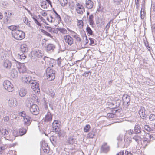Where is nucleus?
I'll return each mask as SVG.
<instances>
[{"label":"nucleus","mask_w":155,"mask_h":155,"mask_svg":"<svg viewBox=\"0 0 155 155\" xmlns=\"http://www.w3.org/2000/svg\"><path fill=\"white\" fill-rule=\"evenodd\" d=\"M88 21L89 25L92 26L94 24V16L93 14H91L89 16Z\"/></svg>","instance_id":"c756f323"},{"label":"nucleus","mask_w":155,"mask_h":155,"mask_svg":"<svg viewBox=\"0 0 155 155\" xmlns=\"http://www.w3.org/2000/svg\"><path fill=\"white\" fill-rule=\"evenodd\" d=\"M3 18V15L2 13L0 12V20L2 19Z\"/></svg>","instance_id":"338daca9"},{"label":"nucleus","mask_w":155,"mask_h":155,"mask_svg":"<svg viewBox=\"0 0 155 155\" xmlns=\"http://www.w3.org/2000/svg\"><path fill=\"white\" fill-rule=\"evenodd\" d=\"M42 148L44 152L45 153H48L49 152V148L48 147V146L47 145L46 147H45L43 146L42 145Z\"/></svg>","instance_id":"79ce46f5"},{"label":"nucleus","mask_w":155,"mask_h":155,"mask_svg":"<svg viewBox=\"0 0 155 155\" xmlns=\"http://www.w3.org/2000/svg\"><path fill=\"white\" fill-rule=\"evenodd\" d=\"M41 31L43 32L45 35H46L47 36L51 38H52V36L50 34L48 33V32L46 31L45 30L41 29Z\"/></svg>","instance_id":"c03bdc74"},{"label":"nucleus","mask_w":155,"mask_h":155,"mask_svg":"<svg viewBox=\"0 0 155 155\" xmlns=\"http://www.w3.org/2000/svg\"><path fill=\"white\" fill-rule=\"evenodd\" d=\"M101 150L103 152L107 153L110 150L109 147L106 143H104L101 146Z\"/></svg>","instance_id":"4be33fe9"},{"label":"nucleus","mask_w":155,"mask_h":155,"mask_svg":"<svg viewBox=\"0 0 155 155\" xmlns=\"http://www.w3.org/2000/svg\"><path fill=\"white\" fill-rule=\"evenodd\" d=\"M141 128L139 125H136L135 126L134 128V131L136 133H139L141 132Z\"/></svg>","instance_id":"e433bc0d"},{"label":"nucleus","mask_w":155,"mask_h":155,"mask_svg":"<svg viewBox=\"0 0 155 155\" xmlns=\"http://www.w3.org/2000/svg\"><path fill=\"white\" fill-rule=\"evenodd\" d=\"M38 99V97L35 94H33L31 95V97L30 98L29 101L33 103H34L37 102Z\"/></svg>","instance_id":"393cba45"},{"label":"nucleus","mask_w":155,"mask_h":155,"mask_svg":"<svg viewBox=\"0 0 155 155\" xmlns=\"http://www.w3.org/2000/svg\"><path fill=\"white\" fill-rule=\"evenodd\" d=\"M20 50L23 53H26L28 51L27 45L25 43L21 44L20 47Z\"/></svg>","instance_id":"aec40b11"},{"label":"nucleus","mask_w":155,"mask_h":155,"mask_svg":"<svg viewBox=\"0 0 155 155\" xmlns=\"http://www.w3.org/2000/svg\"><path fill=\"white\" fill-rule=\"evenodd\" d=\"M63 41L69 45H71L73 43L72 38L69 35H65L63 37Z\"/></svg>","instance_id":"0eeeda50"},{"label":"nucleus","mask_w":155,"mask_h":155,"mask_svg":"<svg viewBox=\"0 0 155 155\" xmlns=\"http://www.w3.org/2000/svg\"><path fill=\"white\" fill-rule=\"evenodd\" d=\"M86 30L89 35L91 36L93 35V32L88 25L87 27Z\"/></svg>","instance_id":"f704fd0d"},{"label":"nucleus","mask_w":155,"mask_h":155,"mask_svg":"<svg viewBox=\"0 0 155 155\" xmlns=\"http://www.w3.org/2000/svg\"><path fill=\"white\" fill-rule=\"evenodd\" d=\"M148 143H146L144 142V140L143 141L142 143V145L143 148H145V147L147 146Z\"/></svg>","instance_id":"5fc2aeb1"},{"label":"nucleus","mask_w":155,"mask_h":155,"mask_svg":"<svg viewBox=\"0 0 155 155\" xmlns=\"http://www.w3.org/2000/svg\"><path fill=\"white\" fill-rule=\"evenodd\" d=\"M145 12L144 11H142L141 10L140 12V17L141 19H143L145 18Z\"/></svg>","instance_id":"09e8293b"},{"label":"nucleus","mask_w":155,"mask_h":155,"mask_svg":"<svg viewBox=\"0 0 155 155\" xmlns=\"http://www.w3.org/2000/svg\"><path fill=\"white\" fill-rule=\"evenodd\" d=\"M3 67L6 69H10L12 66L11 62L8 60H5L3 63Z\"/></svg>","instance_id":"f3484780"},{"label":"nucleus","mask_w":155,"mask_h":155,"mask_svg":"<svg viewBox=\"0 0 155 155\" xmlns=\"http://www.w3.org/2000/svg\"><path fill=\"white\" fill-rule=\"evenodd\" d=\"M33 19L35 22L36 24L38 25L39 26H41V24L40 23L38 20L35 18L33 17Z\"/></svg>","instance_id":"3c124183"},{"label":"nucleus","mask_w":155,"mask_h":155,"mask_svg":"<svg viewBox=\"0 0 155 155\" xmlns=\"http://www.w3.org/2000/svg\"><path fill=\"white\" fill-rule=\"evenodd\" d=\"M19 115L23 117L24 118H25L27 117L26 113L24 111H22L20 112L19 113Z\"/></svg>","instance_id":"de8ad7c7"},{"label":"nucleus","mask_w":155,"mask_h":155,"mask_svg":"<svg viewBox=\"0 0 155 155\" xmlns=\"http://www.w3.org/2000/svg\"><path fill=\"white\" fill-rule=\"evenodd\" d=\"M1 133L4 135H6L8 134V131L5 128H2L0 130Z\"/></svg>","instance_id":"58836bf2"},{"label":"nucleus","mask_w":155,"mask_h":155,"mask_svg":"<svg viewBox=\"0 0 155 155\" xmlns=\"http://www.w3.org/2000/svg\"><path fill=\"white\" fill-rule=\"evenodd\" d=\"M31 87L34 92L37 94H39L40 92L39 84L36 81H34L31 85Z\"/></svg>","instance_id":"423d86ee"},{"label":"nucleus","mask_w":155,"mask_h":155,"mask_svg":"<svg viewBox=\"0 0 155 155\" xmlns=\"http://www.w3.org/2000/svg\"><path fill=\"white\" fill-rule=\"evenodd\" d=\"M8 28L11 31H15L17 29H19L20 27L18 25H12L9 26L8 27Z\"/></svg>","instance_id":"2f4dec72"},{"label":"nucleus","mask_w":155,"mask_h":155,"mask_svg":"<svg viewBox=\"0 0 155 155\" xmlns=\"http://www.w3.org/2000/svg\"><path fill=\"white\" fill-rule=\"evenodd\" d=\"M26 58V56L25 54H22L20 55L19 58L21 59H25Z\"/></svg>","instance_id":"4d7b16f0"},{"label":"nucleus","mask_w":155,"mask_h":155,"mask_svg":"<svg viewBox=\"0 0 155 155\" xmlns=\"http://www.w3.org/2000/svg\"><path fill=\"white\" fill-rule=\"evenodd\" d=\"M58 30L60 33L64 34H66L67 32V30L65 28H58Z\"/></svg>","instance_id":"37998d69"},{"label":"nucleus","mask_w":155,"mask_h":155,"mask_svg":"<svg viewBox=\"0 0 155 155\" xmlns=\"http://www.w3.org/2000/svg\"><path fill=\"white\" fill-rule=\"evenodd\" d=\"M122 100L124 104H128L130 101V97L127 94L124 95Z\"/></svg>","instance_id":"5701e85b"},{"label":"nucleus","mask_w":155,"mask_h":155,"mask_svg":"<svg viewBox=\"0 0 155 155\" xmlns=\"http://www.w3.org/2000/svg\"><path fill=\"white\" fill-rule=\"evenodd\" d=\"M16 66L20 73H23L26 71V68L24 63H21L15 60Z\"/></svg>","instance_id":"20e7f679"},{"label":"nucleus","mask_w":155,"mask_h":155,"mask_svg":"<svg viewBox=\"0 0 155 155\" xmlns=\"http://www.w3.org/2000/svg\"><path fill=\"white\" fill-rule=\"evenodd\" d=\"M3 86L4 88L9 92H12L14 90L13 84L8 80L4 81Z\"/></svg>","instance_id":"7ed1b4c3"},{"label":"nucleus","mask_w":155,"mask_h":155,"mask_svg":"<svg viewBox=\"0 0 155 155\" xmlns=\"http://www.w3.org/2000/svg\"><path fill=\"white\" fill-rule=\"evenodd\" d=\"M126 155H133V154L131 151H126L125 152Z\"/></svg>","instance_id":"bf43d9fd"},{"label":"nucleus","mask_w":155,"mask_h":155,"mask_svg":"<svg viewBox=\"0 0 155 155\" xmlns=\"http://www.w3.org/2000/svg\"><path fill=\"white\" fill-rule=\"evenodd\" d=\"M51 2L50 0H46L43 1L41 2V6L43 9H47L49 5H51Z\"/></svg>","instance_id":"f8f14e48"},{"label":"nucleus","mask_w":155,"mask_h":155,"mask_svg":"<svg viewBox=\"0 0 155 155\" xmlns=\"http://www.w3.org/2000/svg\"><path fill=\"white\" fill-rule=\"evenodd\" d=\"M85 5L86 8L89 9H92L94 6L93 2L91 0L86 1Z\"/></svg>","instance_id":"412c9836"},{"label":"nucleus","mask_w":155,"mask_h":155,"mask_svg":"<svg viewBox=\"0 0 155 155\" xmlns=\"http://www.w3.org/2000/svg\"><path fill=\"white\" fill-rule=\"evenodd\" d=\"M111 107H109L107 108V109H108V108L111 109V113H109L107 114V117L109 118H113L115 117V114L117 111V110L115 108L112 107L110 108Z\"/></svg>","instance_id":"9d476101"},{"label":"nucleus","mask_w":155,"mask_h":155,"mask_svg":"<svg viewBox=\"0 0 155 155\" xmlns=\"http://www.w3.org/2000/svg\"><path fill=\"white\" fill-rule=\"evenodd\" d=\"M52 115L50 112H48L43 118V120L47 123H50L51 122L52 119Z\"/></svg>","instance_id":"1a4fd4ad"},{"label":"nucleus","mask_w":155,"mask_h":155,"mask_svg":"<svg viewBox=\"0 0 155 155\" xmlns=\"http://www.w3.org/2000/svg\"><path fill=\"white\" fill-rule=\"evenodd\" d=\"M107 104L108 105V106H110L111 105H114V104H113L112 103H111L110 102H107Z\"/></svg>","instance_id":"69168bd1"},{"label":"nucleus","mask_w":155,"mask_h":155,"mask_svg":"<svg viewBox=\"0 0 155 155\" xmlns=\"http://www.w3.org/2000/svg\"><path fill=\"white\" fill-rule=\"evenodd\" d=\"M97 130L95 129H93L87 134V138L88 139H93L96 135Z\"/></svg>","instance_id":"4468645a"},{"label":"nucleus","mask_w":155,"mask_h":155,"mask_svg":"<svg viewBox=\"0 0 155 155\" xmlns=\"http://www.w3.org/2000/svg\"><path fill=\"white\" fill-rule=\"evenodd\" d=\"M17 101L15 99H10L8 101L9 105L12 107H15L16 105Z\"/></svg>","instance_id":"b1692460"},{"label":"nucleus","mask_w":155,"mask_h":155,"mask_svg":"<svg viewBox=\"0 0 155 155\" xmlns=\"http://www.w3.org/2000/svg\"><path fill=\"white\" fill-rule=\"evenodd\" d=\"M149 118L150 121H153L155 120V115L153 114H150Z\"/></svg>","instance_id":"49530a36"},{"label":"nucleus","mask_w":155,"mask_h":155,"mask_svg":"<svg viewBox=\"0 0 155 155\" xmlns=\"http://www.w3.org/2000/svg\"><path fill=\"white\" fill-rule=\"evenodd\" d=\"M12 37L15 39L18 40H21L25 37V34L21 30L19 29L12 33Z\"/></svg>","instance_id":"f257e3e1"},{"label":"nucleus","mask_w":155,"mask_h":155,"mask_svg":"<svg viewBox=\"0 0 155 155\" xmlns=\"http://www.w3.org/2000/svg\"><path fill=\"white\" fill-rule=\"evenodd\" d=\"M23 20L24 23L29 26L32 30H33L35 28L34 25L33 24L32 25L30 23V21H28V18L26 17H24Z\"/></svg>","instance_id":"6ab92c4d"},{"label":"nucleus","mask_w":155,"mask_h":155,"mask_svg":"<svg viewBox=\"0 0 155 155\" xmlns=\"http://www.w3.org/2000/svg\"><path fill=\"white\" fill-rule=\"evenodd\" d=\"M45 28L49 32L52 33L54 30L55 28H52L49 26H45Z\"/></svg>","instance_id":"a18cd8bd"},{"label":"nucleus","mask_w":155,"mask_h":155,"mask_svg":"<svg viewBox=\"0 0 155 155\" xmlns=\"http://www.w3.org/2000/svg\"><path fill=\"white\" fill-rule=\"evenodd\" d=\"M26 132L25 129L22 128L19 129L18 136H21L25 134Z\"/></svg>","instance_id":"72a5a7b5"},{"label":"nucleus","mask_w":155,"mask_h":155,"mask_svg":"<svg viewBox=\"0 0 155 155\" xmlns=\"http://www.w3.org/2000/svg\"><path fill=\"white\" fill-rule=\"evenodd\" d=\"M114 2L117 5H119L121 4V3L122 2V0H113Z\"/></svg>","instance_id":"8fccbe9b"},{"label":"nucleus","mask_w":155,"mask_h":155,"mask_svg":"<svg viewBox=\"0 0 155 155\" xmlns=\"http://www.w3.org/2000/svg\"><path fill=\"white\" fill-rule=\"evenodd\" d=\"M132 142V140L131 138H128L126 139L125 140V145L127 146L126 147L129 146Z\"/></svg>","instance_id":"4c0bfd02"},{"label":"nucleus","mask_w":155,"mask_h":155,"mask_svg":"<svg viewBox=\"0 0 155 155\" xmlns=\"http://www.w3.org/2000/svg\"><path fill=\"white\" fill-rule=\"evenodd\" d=\"M30 110L33 114L36 115L39 114V110L37 105L33 104L30 107Z\"/></svg>","instance_id":"6e6552de"},{"label":"nucleus","mask_w":155,"mask_h":155,"mask_svg":"<svg viewBox=\"0 0 155 155\" xmlns=\"http://www.w3.org/2000/svg\"><path fill=\"white\" fill-rule=\"evenodd\" d=\"M144 138V142L147 143H149L153 139V137L149 133L146 134Z\"/></svg>","instance_id":"dca6fc26"},{"label":"nucleus","mask_w":155,"mask_h":155,"mask_svg":"<svg viewBox=\"0 0 155 155\" xmlns=\"http://www.w3.org/2000/svg\"><path fill=\"white\" fill-rule=\"evenodd\" d=\"M54 17V14L52 13L50 14L49 17H47L46 18L47 21L49 23H53V17Z\"/></svg>","instance_id":"bb28decb"},{"label":"nucleus","mask_w":155,"mask_h":155,"mask_svg":"<svg viewBox=\"0 0 155 155\" xmlns=\"http://www.w3.org/2000/svg\"><path fill=\"white\" fill-rule=\"evenodd\" d=\"M153 10L155 11V5L154 6H153Z\"/></svg>","instance_id":"774afa93"},{"label":"nucleus","mask_w":155,"mask_h":155,"mask_svg":"<svg viewBox=\"0 0 155 155\" xmlns=\"http://www.w3.org/2000/svg\"><path fill=\"white\" fill-rule=\"evenodd\" d=\"M6 14L8 15H6L5 16V19L4 20V22L5 23L7 24L9 23L11 21V16L12 15V13L9 12H8L6 13Z\"/></svg>","instance_id":"2eb2a0df"},{"label":"nucleus","mask_w":155,"mask_h":155,"mask_svg":"<svg viewBox=\"0 0 155 155\" xmlns=\"http://www.w3.org/2000/svg\"><path fill=\"white\" fill-rule=\"evenodd\" d=\"M132 139L134 140L138 144L141 140V137L137 134L135 135L133 138Z\"/></svg>","instance_id":"7c9ffc66"},{"label":"nucleus","mask_w":155,"mask_h":155,"mask_svg":"<svg viewBox=\"0 0 155 155\" xmlns=\"http://www.w3.org/2000/svg\"><path fill=\"white\" fill-rule=\"evenodd\" d=\"M89 39L90 41V45H92L93 44H94V39L92 38H89Z\"/></svg>","instance_id":"13d9d810"},{"label":"nucleus","mask_w":155,"mask_h":155,"mask_svg":"<svg viewBox=\"0 0 155 155\" xmlns=\"http://www.w3.org/2000/svg\"><path fill=\"white\" fill-rule=\"evenodd\" d=\"M124 151H121L119 152L117 155H124Z\"/></svg>","instance_id":"680f3d73"},{"label":"nucleus","mask_w":155,"mask_h":155,"mask_svg":"<svg viewBox=\"0 0 155 155\" xmlns=\"http://www.w3.org/2000/svg\"><path fill=\"white\" fill-rule=\"evenodd\" d=\"M41 15L44 16L45 17L47 15V13L45 11H42L40 12Z\"/></svg>","instance_id":"603ef678"},{"label":"nucleus","mask_w":155,"mask_h":155,"mask_svg":"<svg viewBox=\"0 0 155 155\" xmlns=\"http://www.w3.org/2000/svg\"><path fill=\"white\" fill-rule=\"evenodd\" d=\"M77 25L79 29H82L84 26V22L82 20L77 19Z\"/></svg>","instance_id":"cd10ccee"},{"label":"nucleus","mask_w":155,"mask_h":155,"mask_svg":"<svg viewBox=\"0 0 155 155\" xmlns=\"http://www.w3.org/2000/svg\"><path fill=\"white\" fill-rule=\"evenodd\" d=\"M46 74L47 79L49 81L53 80L55 78V73L54 71L49 67L47 69Z\"/></svg>","instance_id":"f03ea898"},{"label":"nucleus","mask_w":155,"mask_h":155,"mask_svg":"<svg viewBox=\"0 0 155 155\" xmlns=\"http://www.w3.org/2000/svg\"><path fill=\"white\" fill-rule=\"evenodd\" d=\"M39 18H40V19L43 21V22H44L47 25H48V23L47 22H46V21L45 20V19H44L43 18L40 16V15H39Z\"/></svg>","instance_id":"6e6d98bb"},{"label":"nucleus","mask_w":155,"mask_h":155,"mask_svg":"<svg viewBox=\"0 0 155 155\" xmlns=\"http://www.w3.org/2000/svg\"><path fill=\"white\" fill-rule=\"evenodd\" d=\"M75 9L76 12L78 14L82 15L85 12V8L83 5L80 3L76 4Z\"/></svg>","instance_id":"39448f33"},{"label":"nucleus","mask_w":155,"mask_h":155,"mask_svg":"<svg viewBox=\"0 0 155 155\" xmlns=\"http://www.w3.org/2000/svg\"><path fill=\"white\" fill-rule=\"evenodd\" d=\"M53 128L55 132H58L59 129L60 124L58 121L55 120L52 123Z\"/></svg>","instance_id":"a211bd4d"},{"label":"nucleus","mask_w":155,"mask_h":155,"mask_svg":"<svg viewBox=\"0 0 155 155\" xmlns=\"http://www.w3.org/2000/svg\"><path fill=\"white\" fill-rule=\"evenodd\" d=\"M54 17H53V22L54 23V25L55 26H56L59 24L61 20V18L60 15H58L56 12L55 14H54Z\"/></svg>","instance_id":"9b49d317"},{"label":"nucleus","mask_w":155,"mask_h":155,"mask_svg":"<svg viewBox=\"0 0 155 155\" xmlns=\"http://www.w3.org/2000/svg\"><path fill=\"white\" fill-rule=\"evenodd\" d=\"M73 37L78 42H79L81 41V39L79 35H78L77 33L74 32V34L72 35Z\"/></svg>","instance_id":"c9c22d12"},{"label":"nucleus","mask_w":155,"mask_h":155,"mask_svg":"<svg viewBox=\"0 0 155 155\" xmlns=\"http://www.w3.org/2000/svg\"><path fill=\"white\" fill-rule=\"evenodd\" d=\"M19 94L21 97H23L26 95V91L24 89L21 88L19 91Z\"/></svg>","instance_id":"473e14b6"},{"label":"nucleus","mask_w":155,"mask_h":155,"mask_svg":"<svg viewBox=\"0 0 155 155\" xmlns=\"http://www.w3.org/2000/svg\"><path fill=\"white\" fill-rule=\"evenodd\" d=\"M91 128V126L89 124L86 125L84 127V130L85 132L87 133L89 131Z\"/></svg>","instance_id":"a19ab883"},{"label":"nucleus","mask_w":155,"mask_h":155,"mask_svg":"<svg viewBox=\"0 0 155 155\" xmlns=\"http://www.w3.org/2000/svg\"><path fill=\"white\" fill-rule=\"evenodd\" d=\"M5 149V147L3 146L0 147V151H2V150H4Z\"/></svg>","instance_id":"0e129e2a"},{"label":"nucleus","mask_w":155,"mask_h":155,"mask_svg":"<svg viewBox=\"0 0 155 155\" xmlns=\"http://www.w3.org/2000/svg\"><path fill=\"white\" fill-rule=\"evenodd\" d=\"M9 120V117L8 116H6L4 118V120L6 121H8Z\"/></svg>","instance_id":"e2e57ef3"},{"label":"nucleus","mask_w":155,"mask_h":155,"mask_svg":"<svg viewBox=\"0 0 155 155\" xmlns=\"http://www.w3.org/2000/svg\"><path fill=\"white\" fill-rule=\"evenodd\" d=\"M30 117L28 116L24 118L23 122L24 124L25 125H29L30 124Z\"/></svg>","instance_id":"c85d7f7f"},{"label":"nucleus","mask_w":155,"mask_h":155,"mask_svg":"<svg viewBox=\"0 0 155 155\" xmlns=\"http://www.w3.org/2000/svg\"><path fill=\"white\" fill-rule=\"evenodd\" d=\"M23 80L26 82H29L28 80L27 79V78L25 76L24 77L22 78Z\"/></svg>","instance_id":"052dcab7"},{"label":"nucleus","mask_w":155,"mask_h":155,"mask_svg":"<svg viewBox=\"0 0 155 155\" xmlns=\"http://www.w3.org/2000/svg\"><path fill=\"white\" fill-rule=\"evenodd\" d=\"M55 48L54 45L51 44H48L45 47L46 51H48L51 50H53Z\"/></svg>","instance_id":"a878e982"},{"label":"nucleus","mask_w":155,"mask_h":155,"mask_svg":"<svg viewBox=\"0 0 155 155\" xmlns=\"http://www.w3.org/2000/svg\"><path fill=\"white\" fill-rule=\"evenodd\" d=\"M111 21H110L105 26V28L107 30H108L110 27Z\"/></svg>","instance_id":"864d4df0"},{"label":"nucleus","mask_w":155,"mask_h":155,"mask_svg":"<svg viewBox=\"0 0 155 155\" xmlns=\"http://www.w3.org/2000/svg\"><path fill=\"white\" fill-rule=\"evenodd\" d=\"M145 111V109L144 107H141L139 111V114L141 118L143 119H145L147 117Z\"/></svg>","instance_id":"ddd939ff"},{"label":"nucleus","mask_w":155,"mask_h":155,"mask_svg":"<svg viewBox=\"0 0 155 155\" xmlns=\"http://www.w3.org/2000/svg\"><path fill=\"white\" fill-rule=\"evenodd\" d=\"M60 4L62 6H65L68 3L67 0H58Z\"/></svg>","instance_id":"ea45409f"}]
</instances>
